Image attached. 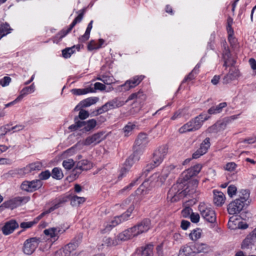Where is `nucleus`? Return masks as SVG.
<instances>
[{"label": "nucleus", "mask_w": 256, "mask_h": 256, "mask_svg": "<svg viewBox=\"0 0 256 256\" xmlns=\"http://www.w3.org/2000/svg\"><path fill=\"white\" fill-rule=\"evenodd\" d=\"M180 172V168L177 165L170 164L164 166L162 170L161 174H154L150 178L149 180L144 182L136 190V193L138 194L144 195L148 194L150 190V187L162 185L167 178L172 174H175Z\"/></svg>", "instance_id": "nucleus-1"}, {"label": "nucleus", "mask_w": 256, "mask_h": 256, "mask_svg": "<svg viewBox=\"0 0 256 256\" xmlns=\"http://www.w3.org/2000/svg\"><path fill=\"white\" fill-rule=\"evenodd\" d=\"M198 184L196 180L185 182L182 179L179 180L170 190L168 194V199L171 202L178 200L182 196L192 194L196 192Z\"/></svg>", "instance_id": "nucleus-2"}, {"label": "nucleus", "mask_w": 256, "mask_h": 256, "mask_svg": "<svg viewBox=\"0 0 256 256\" xmlns=\"http://www.w3.org/2000/svg\"><path fill=\"white\" fill-rule=\"evenodd\" d=\"M68 200H70V203L72 206H76L84 202L86 200V198L84 197L78 196L75 195H68L62 197L58 200V202L54 204V206H51L48 210H45L42 213L39 217L42 218L45 214L54 211V210L58 208L61 204L64 203Z\"/></svg>", "instance_id": "nucleus-3"}, {"label": "nucleus", "mask_w": 256, "mask_h": 256, "mask_svg": "<svg viewBox=\"0 0 256 256\" xmlns=\"http://www.w3.org/2000/svg\"><path fill=\"white\" fill-rule=\"evenodd\" d=\"M127 102L126 100H124L121 98H115L103 105L98 109L96 114H102L110 110L118 108L124 105Z\"/></svg>", "instance_id": "nucleus-4"}, {"label": "nucleus", "mask_w": 256, "mask_h": 256, "mask_svg": "<svg viewBox=\"0 0 256 256\" xmlns=\"http://www.w3.org/2000/svg\"><path fill=\"white\" fill-rule=\"evenodd\" d=\"M148 142V138L146 134L141 133L138 134L134 146V156L136 154L140 155L142 153L144 148L146 146Z\"/></svg>", "instance_id": "nucleus-5"}, {"label": "nucleus", "mask_w": 256, "mask_h": 256, "mask_svg": "<svg viewBox=\"0 0 256 256\" xmlns=\"http://www.w3.org/2000/svg\"><path fill=\"white\" fill-rule=\"evenodd\" d=\"M199 210L202 218L208 222L212 224L216 222V214L212 208L206 207L202 204L200 205Z\"/></svg>", "instance_id": "nucleus-6"}, {"label": "nucleus", "mask_w": 256, "mask_h": 256, "mask_svg": "<svg viewBox=\"0 0 256 256\" xmlns=\"http://www.w3.org/2000/svg\"><path fill=\"white\" fill-rule=\"evenodd\" d=\"M168 148L166 145L160 146L154 153L152 162L154 166H159L168 153Z\"/></svg>", "instance_id": "nucleus-7"}, {"label": "nucleus", "mask_w": 256, "mask_h": 256, "mask_svg": "<svg viewBox=\"0 0 256 256\" xmlns=\"http://www.w3.org/2000/svg\"><path fill=\"white\" fill-rule=\"evenodd\" d=\"M39 242V240L35 238L26 240L24 244V252L28 255L32 254L38 246Z\"/></svg>", "instance_id": "nucleus-8"}, {"label": "nucleus", "mask_w": 256, "mask_h": 256, "mask_svg": "<svg viewBox=\"0 0 256 256\" xmlns=\"http://www.w3.org/2000/svg\"><path fill=\"white\" fill-rule=\"evenodd\" d=\"M245 206L242 202L236 199L228 204L227 210L230 214H237L243 210Z\"/></svg>", "instance_id": "nucleus-9"}, {"label": "nucleus", "mask_w": 256, "mask_h": 256, "mask_svg": "<svg viewBox=\"0 0 256 256\" xmlns=\"http://www.w3.org/2000/svg\"><path fill=\"white\" fill-rule=\"evenodd\" d=\"M76 248V244H69L62 248L58 250L56 252L55 256H78Z\"/></svg>", "instance_id": "nucleus-10"}, {"label": "nucleus", "mask_w": 256, "mask_h": 256, "mask_svg": "<svg viewBox=\"0 0 256 256\" xmlns=\"http://www.w3.org/2000/svg\"><path fill=\"white\" fill-rule=\"evenodd\" d=\"M106 138V136L102 132H98L87 137L82 142L85 146L96 145Z\"/></svg>", "instance_id": "nucleus-11"}, {"label": "nucleus", "mask_w": 256, "mask_h": 256, "mask_svg": "<svg viewBox=\"0 0 256 256\" xmlns=\"http://www.w3.org/2000/svg\"><path fill=\"white\" fill-rule=\"evenodd\" d=\"M202 165L196 164L195 166L189 168L182 174V180L185 182H189L188 180L192 176H196L201 170Z\"/></svg>", "instance_id": "nucleus-12"}, {"label": "nucleus", "mask_w": 256, "mask_h": 256, "mask_svg": "<svg viewBox=\"0 0 256 256\" xmlns=\"http://www.w3.org/2000/svg\"><path fill=\"white\" fill-rule=\"evenodd\" d=\"M124 242V240L120 232L114 239L110 237H104L102 240V245L107 247L115 246Z\"/></svg>", "instance_id": "nucleus-13"}, {"label": "nucleus", "mask_w": 256, "mask_h": 256, "mask_svg": "<svg viewBox=\"0 0 256 256\" xmlns=\"http://www.w3.org/2000/svg\"><path fill=\"white\" fill-rule=\"evenodd\" d=\"M42 186V182L40 180L24 181L21 184V188L27 192H33L40 188Z\"/></svg>", "instance_id": "nucleus-14"}, {"label": "nucleus", "mask_w": 256, "mask_h": 256, "mask_svg": "<svg viewBox=\"0 0 256 256\" xmlns=\"http://www.w3.org/2000/svg\"><path fill=\"white\" fill-rule=\"evenodd\" d=\"M144 78L142 76H135L132 79L126 80L124 84L121 86V87L125 91L129 90L138 85Z\"/></svg>", "instance_id": "nucleus-15"}, {"label": "nucleus", "mask_w": 256, "mask_h": 256, "mask_svg": "<svg viewBox=\"0 0 256 256\" xmlns=\"http://www.w3.org/2000/svg\"><path fill=\"white\" fill-rule=\"evenodd\" d=\"M121 234L124 240V241L130 240L140 234H142L137 225L123 231Z\"/></svg>", "instance_id": "nucleus-16"}, {"label": "nucleus", "mask_w": 256, "mask_h": 256, "mask_svg": "<svg viewBox=\"0 0 256 256\" xmlns=\"http://www.w3.org/2000/svg\"><path fill=\"white\" fill-rule=\"evenodd\" d=\"M134 210V205H132L129 208L126 214H124L120 216L114 217L110 221V224H112V226H113L114 227L122 222L126 220Z\"/></svg>", "instance_id": "nucleus-17"}, {"label": "nucleus", "mask_w": 256, "mask_h": 256, "mask_svg": "<svg viewBox=\"0 0 256 256\" xmlns=\"http://www.w3.org/2000/svg\"><path fill=\"white\" fill-rule=\"evenodd\" d=\"M66 228H63L60 226L50 228L44 230V233L46 236L55 239L56 238H58L59 234L64 233L66 231Z\"/></svg>", "instance_id": "nucleus-18"}, {"label": "nucleus", "mask_w": 256, "mask_h": 256, "mask_svg": "<svg viewBox=\"0 0 256 256\" xmlns=\"http://www.w3.org/2000/svg\"><path fill=\"white\" fill-rule=\"evenodd\" d=\"M18 226V224L16 220H11L5 223L2 228V230L3 234L6 236L13 232Z\"/></svg>", "instance_id": "nucleus-19"}, {"label": "nucleus", "mask_w": 256, "mask_h": 256, "mask_svg": "<svg viewBox=\"0 0 256 256\" xmlns=\"http://www.w3.org/2000/svg\"><path fill=\"white\" fill-rule=\"evenodd\" d=\"M240 76L239 70L235 68H230L228 73L223 78L224 84H228L237 79Z\"/></svg>", "instance_id": "nucleus-20"}, {"label": "nucleus", "mask_w": 256, "mask_h": 256, "mask_svg": "<svg viewBox=\"0 0 256 256\" xmlns=\"http://www.w3.org/2000/svg\"><path fill=\"white\" fill-rule=\"evenodd\" d=\"M209 118L210 116L206 114H202L196 117L194 120H190V122H192L194 130L199 129L202 126L203 122L207 120Z\"/></svg>", "instance_id": "nucleus-21"}, {"label": "nucleus", "mask_w": 256, "mask_h": 256, "mask_svg": "<svg viewBox=\"0 0 256 256\" xmlns=\"http://www.w3.org/2000/svg\"><path fill=\"white\" fill-rule=\"evenodd\" d=\"M194 252L196 254L200 253H208L212 251L211 247L208 244L202 243L198 242L194 244Z\"/></svg>", "instance_id": "nucleus-22"}, {"label": "nucleus", "mask_w": 256, "mask_h": 256, "mask_svg": "<svg viewBox=\"0 0 256 256\" xmlns=\"http://www.w3.org/2000/svg\"><path fill=\"white\" fill-rule=\"evenodd\" d=\"M83 15L84 14L82 12L72 22L70 25V28L66 30H63L61 31L58 34L57 36L60 39H62L65 36H66L78 22H80L82 20Z\"/></svg>", "instance_id": "nucleus-23"}, {"label": "nucleus", "mask_w": 256, "mask_h": 256, "mask_svg": "<svg viewBox=\"0 0 256 256\" xmlns=\"http://www.w3.org/2000/svg\"><path fill=\"white\" fill-rule=\"evenodd\" d=\"M22 200L23 199L22 198L16 197L5 202L2 204V206L6 208H8L12 210L19 206Z\"/></svg>", "instance_id": "nucleus-24"}, {"label": "nucleus", "mask_w": 256, "mask_h": 256, "mask_svg": "<svg viewBox=\"0 0 256 256\" xmlns=\"http://www.w3.org/2000/svg\"><path fill=\"white\" fill-rule=\"evenodd\" d=\"M98 98L96 97L86 98L81 101L79 104L76 106L74 110H79L82 108L90 106L91 105L96 104L98 102Z\"/></svg>", "instance_id": "nucleus-25"}, {"label": "nucleus", "mask_w": 256, "mask_h": 256, "mask_svg": "<svg viewBox=\"0 0 256 256\" xmlns=\"http://www.w3.org/2000/svg\"><path fill=\"white\" fill-rule=\"evenodd\" d=\"M226 200V196L223 192L220 191H214L213 201L214 204L218 206H222Z\"/></svg>", "instance_id": "nucleus-26"}, {"label": "nucleus", "mask_w": 256, "mask_h": 256, "mask_svg": "<svg viewBox=\"0 0 256 256\" xmlns=\"http://www.w3.org/2000/svg\"><path fill=\"white\" fill-rule=\"evenodd\" d=\"M146 98V96L145 94H144V92L140 90L137 92H134L130 96L128 97V99L126 100L127 102L129 100H134L135 102H141L142 100H145Z\"/></svg>", "instance_id": "nucleus-27"}, {"label": "nucleus", "mask_w": 256, "mask_h": 256, "mask_svg": "<svg viewBox=\"0 0 256 256\" xmlns=\"http://www.w3.org/2000/svg\"><path fill=\"white\" fill-rule=\"evenodd\" d=\"M250 191L248 190L242 189L238 192V198L236 200L242 202L244 204H246V202L250 203Z\"/></svg>", "instance_id": "nucleus-28"}, {"label": "nucleus", "mask_w": 256, "mask_h": 256, "mask_svg": "<svg viewBox=\"0 0 256 256\" xmlns=\"http://www.w3.org/2000/svg\"><path fill=\"white\" fill-rule=\"evenodd\" d=\"M42 166L40 162L32 163L26 166L24 168V173L28 174L32 172L39 170L41 169Z\"/></svg>", "instance_id": "nucleus-29"}, {"label": "nucleus", "mask_w": 256, "mask_h": 256, "mask_svg": "<svg viewBox=\"0 0 256 256\" xmlns=\"http://www.w3.org/2000/svg\"><path fill=\"white\" fill-rule=\"evenodd\" d=\"M34 90L35 86L34 84L24 88L20 91V94L17 97V100H21L25 96L34 92Z\"/></svg>", "instance_id": "nucleus-30"}, {"label": "nucleus", "mask_w": 256, "mask_h": 256, "mask_svg": "<svg viewBox=\"0 0 256 256\" xmlns=\"http://www.w3.org/2000/svg\"><path fill=\"white\" fill-rule=\"evenodd\" d=\"M96 120L94 119H92L86 122H80L78 126L84 127V128L86 131H88L93 128L96 126Z\"/></svg>", "instance_id": "nucleus-31"}, {"label": "nucleus", "mask_w": 256, "mask_h": 256, "mask_svg": "<svg viewBox=\"0 0 256 256\" xmlns=\"http://www.w3.org/2000/svg\"><path fill=\"white\" fill-rule=\"evenodd\" d=\"M139 228V230L142 234L146 232L150 228V222L148 219H146L137 224Z\"/></svg>", "instance_id": "nucleus-32"}, {"label": "nucleus", "mask_w": 256, "mask_h": 256, "mask_svg": "<svg viewBox=\"0 0 256 256\" xmlns=\"http://www.w3.org/2000/svg\"><path fill=\"white\" fill-rule=\"evenodd\" d=\"M92 167L91 163L86 160L78 162L76 164V168L82 170H86Z\"/></svg>", "instance_id": "nucleus-33"}, {"label": "nucleus", "mask_w": 256, "mask_h": 256, "mask_svg": "<svg viewBox=\"0 0 256 256\" xmlns=\"http://www.w3.org/2000/svg\"><path fill=\"white\" fill-rule=\"evenodd\" d=\"M194 253V249L192 250L190 246H185L180 250L178 256H192Z\"/></svg>", "instance_id": "nucleus-34"}, {"label": "nucleus", "mask_w": 256, "mask_h": 256, "mask_svg": "<svg viewBox=\"0 0 256 256\" xmlns=\"http://www.w3.org/2000/svg\"><path fill=\"white\" fill-rule=\"evenodd\" d=\"M224 65L226 66H228L234 64V62L230 58L229 50L226 47L224 48Z\"/></svg>", "instance_id": "nucleus-35"}, {"label": "nucleus", "mask_w": 256, "mask_h": 256, "mask_svg": "<svg viewBox=\"0 0 256 256\" xmlns=\"http://www.w3.org/2000/svg\"><path fill=\"white\" fill-rule=\"evenodd\" d=\"M226 106V102H222L220 104L218 105L213 106L210 108L208 110V112L209 114H215L217 113H219L222 111V110Z\"/></svg>", "instance_id": "nucleus-36"}, {"label": "nucleus", "mask_w": 256, "mask_h": 256, "mask_svg": "<svg viewBox=\"0 0 256 256\" xmlns=\"http://www.w3.org/2000/svg\"><path fill=\"white\" fill-rule=\"evenodd\" d=\"M195 131L194 128H193V126H192V122H188L186 124H184L182 127H180L178 132L180 134H184L187 132Z\"/></svg>", "instance_id": "nucleus-37"}, {"label": "nucleus", "mask_w": 256, "mask_h": 256, "mask_svg": "<svg viewBox=\"0 0 256 256\" xmlns=\"http://www.w3.org/2000/svg\"><path fill=\"white\" fill-rule=\"evenodd\" d=\"M136 125L134 124L129 122L123 128L124 135L128 136L132 134V130L136 128Z\"/></svg>", "instance_id": "nucleus-38"}, {"label": "nucleus", "mask_w": 256, "mask_h": 256, "mask_svg": "<svg viewBox=\"0 0 256 256\" xmlns=\"http://www.w3.org/2000/svg\"><path fill=\"white\" fill-rule=\"evenodd\" d=\"M202 230L200 228H196L192 230L189 234V236L193 241H196L199 239L202 236Z\"/></svg>", "instance_id": "nucleus-39"}, {"label": "nucleus", "mask_w": 256, "mask_h": 256, "mask_svg": "<svg viewBox=\"0 0 256 256\" xmlns=\"http://www.w3.org/2000/svg\"><path fill=\"white\" fill-rule=\"evenodd\" d=\"M140 157L138 154H136V156H134V154L132 156L130 157L125 162V167L130 166V168L133 165L134 162L138 161L139 160Z\"/></svg>", "instance_id": "nucleus-40"}, {"label": "nucleus", "mask_w": 256, "mask_h": 256, "mask_svg": "<svg viewBox=\"0 0 256 256\" xmlns=\"http://www.w3.org/2000/svg\"><path fill=\"white\" fill-rule=\"evenodd\" d=\"M210 140L209 138H206L200 144V150L204 154L207 152L210 147Z\"/></svg>", "instance_id": "nucleus-41"}, {"label": "nucleus", "mask_w": 256, "mask_h": 256, "mask_svg": "<svg viewBox=\"0 0 256 256\" xmlns=\"http://www.w3.org/2000/svg\"><path fill=\"white\" fill-rule=\"evenodd\" d=\"M11 29L10 26L7 24H3L0 26V40L4 36L10 32Z\"/></svg>", "instance_id": "nucleus-42"}, {"label": "nucleus", "mask_w": 256, "mask_h": 256, "mask_svg": "<svg viewBox=\"0 0 256 256\" xmlns=\"http://www.w3.org/2000/svg\"><path fill=\"white\" fill-rule=\"evenodd\" d=\"M63 174L62 170L58 168H54L52 170V176L53 178L60 180L63 178Z\"/></svg>", "instance_id": "nucleus-43"}, {"label": "nucleus", "mask_w": 256, "mask_h": 256, "mask_svg": "<svg viewBox=\"0 0 256 256\" xmlns=\"http://www.w3.org/2000/svg\"><path fill=\"white\" fill-rule=\"evenodd\" d=\"M153 246L152 244L147 245L142 252L143 256H153Z\"/></svg>", "instance_id": "nucleus-44"}, {"label": "nucleus", "mask_w": 256, "mask_h": 256, "mask_svg": "<svg viewBox=\"0 0 256 256\" xmlns=\"http://www.w3.org/2000/svg\"><path fill=\"white\" fill-rule=\"evenodd\" d=\"M237 190V188L236 186L230 184L228 188L227 192L228 196L231 198H233L236 195Z\"/></svg>", "instance_id": "nucleus-45"}, {"label": "nucleus", "mask_w": 256, "mask_h": 256, "mask_svg": "<svg viewBox=\"0 0 256 256\" xmlns=\"http://www.w3.org/2000/svg\"><path fill=\"white\" fill-rule=\"evenodd\" d=\"M75 48V46H74L72 48H66L64 50H62V56L64 58H69L71 56V55L74 52V49Z\"/></svg>", "instance_id": "nucleus-46"}, {"label": "nucleus", "mask_w": 256, "mask_h": 256, "mask_svg": "<svg viewBox=\"0 0 256 256\" xmlns=\"http://www.w3.org/2000/svg\"><path fill=\"white\" fill-rule=\"evenodd\" d=\"M252 236H248L242 242V248H248L250 245L252 244Z\"/></svg>", "instance_id": "nucleus-47"}, {"label": "nucleus", "mask_w": 256, "mask_h": 256, "mask_svg": "<svg viewBox=\"0 0 256 256\" xmlns=\"http://www.w3.org/2000/svg\"><path fill=\"white\" fill-rule=\"evenodd\" d=\"M228 40L232 46H235L236 43V40L234 36V30H233L229 29V32H228Z\"/></svg>", "instance_id": "nucleus-48"}, {"label": "nucleus", "mask_w": 256, "mask_h": 256, "mask_svg": "<svg viewBox=\"0 0 256 256\" xmlns=\"http://www.w3.org/2000/svg\"><path fill=\"white\" fill-rule=\"evenodd\" d=\"M74 162L72 159H67L62 162V166L66 170L71 169L74 166Z\"/></svg>", "instance_id": "nucleus-49"}, {"label": "nucleus", "mask_w": 256, "mask_h": 256, "mask_svg": "<svg viewBox=\"0 0 256 256\" xmlns=\"http://www.w3.org/2000/svg\"><path fill=\"white\" fill-rule=\"evenodd\" d=\"M72 92L74 95H82L88 93L90 91L88 88H84V89H76L74 88L72 90Z\"/></svg>", "instance_id": "nucleus-50"}, {"label": "nucleus", "mask_w": 256, "mask_h": 256, "mask_svg": "<svg viewBox=\"0 0 256 256\" xmlns=\"http://www.w3.org/2000/svg\"><path fill=\"white\" fill-rule=\"evenodd\" d=\"M200 66L198 64L192 70V71L188 74V75L183 80V82L187 81H190L194 78L195 76L194 73H196V70Z\"/></svg>", "instance_id": "nucleus-51"}, {"label": "nucleus", "mask_w": 256, "mask_h": 256, "mask_svg": "<svg viewBox=\"0 0 256 256\" xmlns=\"http://www.w3.org/2000/svg\"><path fill=\"white\" fill-rule=\"evenodd\" d=\"M11 131L10 126L6 125L0 128V138L4 136L6 133Z\"/></svg>", "instance_id": "nucleus-52"}, {"label": "nucleus", "mask_w": 256, "mask_h": 256, "mask_svg": "<svg viewBox=\"0 0 256 256\" xmlns=\"http://www.w3.org/2000/svg\"><path fill=\"white\" fill-rule=\"evenodd\" d=\"M236 164L234 162H228L224 166V169L229 172L234 171L236 168Z\"/></svg>", "instance_id": "nucleus-53"}, {"label": "nucleus", "mask_w": 256, "mask_h": 256, "mask_svg": "<svg viewBox=\"0 0 256 256\" xmlns=\"http://www.w3.org/2000/svg\"><path fill=\"white\" fill-rule=\"evenodd\" d=\"M88 48L89 50H92L100 48V46H98L95 41L91 40L88 46Z\"/></svg>", "instance_id": "nucleus-54"}, {"label": "nucleus", "mask_w": 256, "mask_h": 256, "mask_svg": "<svg viewBox=\"0 0 256 256\" xmlns=\"http://www.w3.org/2000/svg\"><path fill=\"white\" fill-rule=\"evenodd\" d=\"M50 173L48 170H45L39 174V178L40 181L42 180H46L50 178Z\"/></svg>", "instance_id": "nucleus-55"}, {"label": "nucleus", "mask_w": 256, "mask_h": 256, "mask_svg": "<svg viewBox=\"0 0 256 256\" xmlns=\"http://www.w3.org/2000/svg\"><path fill=\"white\" fill-rule=\"evenodd\" d=\"M10 82V78L8 76H4L2 80H0V84L2 86H8Z\"/></svg>", "instance_id": "nucleus-56"}, {"label": "nucleus", "mask_w": 256, "mask_h": 256, "mask_svg": "<svg viewBox=\"0 0 256 256\" xmlns=\"http://www.w3.org/2000/svg\"><path fill=\"white\" fill-rule=\"evenodd\" d=\"M190 218L192 222L197 223L199 222L200 216L198 213L192 212L190 215Z\"/></svg>", "instance_id": "nucleus-57"}, {"label": "nucleus", "mask_w": 256, "mask_h": 256, "mask_svg": "<svg viewBox=\"0 0 256 256\" xmlns=\"http://www.w3.org/2000/svg\"><path fill=\"white\" fill-rule=\"evenodd\" d=\"M242 142L248 144H254L256 142V136H252L243 140Z\"/></svg>", "instance_id": "nucleus-58"}, {"label": "nucleus", "mask_w": 256, "mask_h": 256, "mask_svg": "<svg viewBox=\"0 0 256 256\" xmlns=\"http://www.w3.org/2000/svg\"><path fill=\"white\" fill-rule=\"evenodd\" d=\"M76 152V148L75 147H72L68 150H66L63 153V156H70L75 154Z\"/></svg>", "instance_id": "nucleus-59"}, {"label": "nucleus", "mask_w": 256, "mask_h": 256, "mask_svg": "<svg viewBox=\"0 0 256 256\" xmlns=\"http://www.w3.org/2000/svg\"><path fill=\"white\" fill-rule=\"evenodd\" d=\"M130 170V166L122 168L120 170V174L118 176V178L119 179L122 178L123 176H124Z\"/></svg>", "instance_id": "nucleus-60"}, {"label": "nucleus", "mask_w": 256, "mask_h": 256, "mask_svg": "<svg viewBox=\"0 0 256 256\" xmlns=\"http://www.w3.org/2000/svg\"><path fill=\"white\" fill-rule=\"evenodd\" d=\"M114 226H112V224L109 222L104 226V228L102 230L101 232L102 234H105L110 231Z\"/></svg>", "instance_id": "nucleus-61"}, {"label": "nucleus", "mask_w": 256, "mask_h": 256, "mask_svg": "<svg viewBox=\"0 0 256 256\" xmlns=\"http://www.w3.org/2000/svg\"><path fill=\"white\" fill-rule=\"evenodd\" d=\"M192 212V209L189 207H187L182 210V214L184 217L186 218L188 216H190Z\"/></svg>", "instance_id": "nucleus-62"}, {"label": "nucleus", "mask_w": 256, "mask_h": 256, "mask_svg": "<svg viewBox=\"0 0 256 256\" xmlns=\"http://www.w3.org/2000/svg\"><path fill=\"white\" fill-rule=\"evenodd\" d=\"M34 224V222H22L20 224V226L22 228H26L32 227Z\"/></svg>", "instance_id": "nucleus-63"}, {"label": "nucleus", "mask_w": 256, "mask_h": 256, "mask_svg": "<svg viewBox=\"0 0 256 256\" xmlns=\"http://www.w3.org/2000/svg\"><path fill=\"white\" fill-rule=\"evenodd\" d=\"M78 116L80 119L84 120L88 118L89 114L87 111L81 110L79 112Z\"/></svg>", "instance_id": "nucleus-64"}]
</instances>
